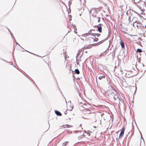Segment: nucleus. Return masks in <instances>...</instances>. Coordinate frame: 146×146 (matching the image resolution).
I'll list each match as a JSON object with an SVG mask.
<instances>
[{"instance_id": "2eb2a0df", "label": "nucleus", "mask_w": 146, "mask_h": 146, "mask_svg": "<svg viewBox=\"0 0 146 146\" xmlns=\"http://www.w3.org/2000/svg\"><path fill=\"white\" fill-rule=\"evenodd\" d=\"M56 114L58 115L61 116L62 115L61 113L59 111L56 110L55 111Z\"/></svg>"}, {"instance_id": "a878e982", "label": "nucleus", "mask_w": 146, "mask_h": 146, "mask_svg": "<svg viewBox=\"0 0 146 146\" xmlns=\"http://www.w3.org/2000/svg\"><path fill=\"white\" fill-rule=\"evenodd\" d=\"M92 30H94L93 29H90V31H89V32H91L92 31Z\"/></svg>"}, {"instance_id": "0eeeda50", "label": "nucleus", "mask_w": 146, "mask_h": 146, "mask_svg": "<svg viewBox=\"0 0 146 146\" xmlns=\"http://www.w3.org/2000/svg\"><path fill=\"white\" fill-rule=\"evenodd\" d=\"M89 38L90 40L91 41H93L94 42H97L98 39L97 38H93L92 37H90Z\"/></svg>"}, {"instance_id": "6ab92c4d", "label": "nucleus", "mask_w": 146, "mask_h": 146, "mask_svg": "<svg viewBox=\"0 0 146 146\" xmlns=\"http://www.w3.org/2000/svg\"><path fill=\"white\" fill-rule=\"evenodd\" d=\"M137 52H142L141 49L140 48H138L137 50Z\"/></svg>"}, {"instance_id": "20e7f679", "label": "nucleus", "mask_w": 146, "mask_h": 146, "mask_svg": "<svg viewBox=\"0 0 146 146\" xmlns=\"http://www.w3.org/2000/svg\"><path fill=\"white\" fill-rule=\"evenodd\" d=\"M125 130V128L123 127L121 130V132L119 135V138H121L123 136L124 134V132Z\"/></svg>"}, {"instance_id": "cd10ccee", "label": "nucleus", "mask_w": 146, "mask_h": 146, "mask_svg": "<svg viewBox=\"0 0 146 146\" xmlns=\"http://www.w3.org/2000/svg\"><path fill=\"white\" fill-rule=\"evenodd\" d=\"M130 17H129V20H130Z\"/></svg>"}, {"instance_id": "c756f323", "label": "nucleus", "mask_w": 146, "mask_h": 146, "mask_svg": "<svg viewBox=\"0 0 146 146\" xmlns=\"http://www.w3.org/2000/svg\"><path fill=\"white\" fill-rule=\"evenodd\" d=\"M114 98L115 100L116 99L114 97Z\"/></svg>"}, {"instance_id": "dca6fc26", "label": "nucleus", "mask_w": 146, "mask_h": 146, "mask_svg": "<svg viewBox=\"0 0 146 146\" xmlns=\"http://www.w3.org/2000/svg\"><path fill=\"white\" fill-rule=\"evenodd\" d=\"M105 76L104 75L101 76H100L98 78L99 80H101L102 78H105Z\"/></svg>"}, {"instance_id": "9d476101", "label": "nucleus", "mask_w": 146, "mask_h": 146, "mask_svg": "<svg viewBox=\"0 0 146 146\" xmlns=\"http://www.w3.org/2000/svg\"><path fill=\"white\" fill-rule=\"evenodd\" d=\"M141 57H138V55H136L135 57V60H136L137 61H138V62H140V61L141 60Z\"/></svg>"}, {"instance_id": "f8f14e48", "label": "nucleus", "mask_w": 146, "mask_h": 146, "mask_svg": "<svg viewBox=\"0 0 146 146\" xmlns=\"http://www.w3.org/2000/svg\"><path fill=\"white\" fill-rule=\"evenodd\" d=\"M97 27L98 28L97 31H98L100 33H101L102 32V27L100 26H97Z\"/></svg>"}, {"instance_id": "aec40b11", "label": "nucleus", "mask_w": 146, "mask_h": 146, "mask_svg": "<svg viewBox=\"0 0 146 146\" xmlns=\"http://www.w3.org/2000/svg\"><path fill=\"white\" fill-rule=\"evenodd\" d=\"M107 39H108V38H106L105 39H104V40H103L102 41H100V42H99L100 43V44H101L102 43H103V42H104V41H105V40H107Z\"/></svg>"}, {"instance_id": "1a4fd4ad", "label": "nucleus", "mask_w": 146, "mask_h": 146, "mask_svg": "<svg viewBox=\"0 0 146 146\" xmlns=\"http://www.w3.org/2000/svg\"><path fill=\"white\" fill-rule=\"evenodd\" d=\"M120 44L121 45V47L123 48H125V45L124 42L122 40H121L120 41Z\"/></svg>"}, {"instance_id": "393cba45", "label": "nucleus", "mask_w": 146, "mask_h": 146, "mask_svg": "<svg viewBox=\"0 0 146 146\" xmlns=\"http://www.w3.org/2000/svg\"><path fill=\"white\" fill-rule=\"evenodd\" d=\"M8 30L10 32L11 36L13 37V36H12L13 34H12V33L10 31V30L9 29H8Z\"/></svg>"}, {"instance_id": "f03ea898", "label": "nucleus", "mask_w": 146, "mask_h": 146, "mask_svg": "<svg viewBox=\"0 0 146 146\" xmlns=\"http://www.w3.org/2000/svg\"><path fill=\"white\" fill-rule=\"evenodd\" d=\"M90 13L94 17H98L99 16L98 15V11L95 9L91 10L90 11Z\"/></svg>"}, {"instance_id": "7c9ffc66", "label": "nucleus", "mask_w": 146, "mask_h": 146, "mask_svg": "<svg viewBox=\"0 0 146 146\" xmlns=\"http://www.w3.org/2000/svg\"><path fill=\"white\" fill-rule=\"evenodd\" d=\"M146 25L145 26V27H146Z\"/></svg>"}, {"instance_id": "412c9836", "label": "nucleus", "mask_w": 146, "mask_h": 146, "mask_svg": "<svg viewBox=\"0 0 146 146\" xmlns=\"http://www.w3.org/2000/svg\"><path fill=\"white\" fill-rule=\"evenodd\" d=\"M74 132H75V133H79L80 134H82V132L81 131H74Z\"/></svg>"}, {"instance_id": "c85d7f7f", "label": "nucleus", "mask_w": 146, "mask_h": 146, "mask_svg": "<svg viewBox=\"0 0 146 146\" xmlns=\"http://www.w3.org/2000/svg\"><path fill=\"white\" fill-rule=\"evenodd\" d=\"M30 53H31V52H30ZM31 54H33V53H31ZM33 54V55H36V54Z\"/></svg>"}, {"instance_id": "f257e3e1", "label": "nucleus", "mask_w": 146, "mask_h": 146, "mask_svg": "<svg viewBox=\"0 0 146 146\" xmlns=\"http://www.w3.org/2000/svg\"><path fill=\"white\" fill-rule=\"evenodd\" d=\"M82 108V106H81L80 108V109L81 110H84L83 115L84 117V118H86V117H87L89 114H91V115H90V118L92 119H95V120L96 121L95 117H96V115L95 113H91V111L89 109H87L85 110H83Z\"/></svg>"}, {"instance_id": "f3484780", "label": "nucleus", "mask_w": 146, "mask_h": 146, "mask_svg": "<svg viewBox=\"0 0 146 146\" xmlns=\"http://www.w3.org/2000/svg\"><path fill=\"white\" fill-rule=\"evenodd\" d=\"M75 72L77 74H79L80 73V72L78 69H76L75 70Z\"/></svg>"}, {"instance_id": "423d86ee", "label": "nucleus", "mask_w": 146, "mask_h": 146, "mask_svg": "<svg viewBox=\"0 0 146 146\" xmlns=\"http://www.w3.org/2000/svg\"><path fill=\"white\" fill-rule=\"evenodd\" d=\"M136 18L135 17L133 18V19L132 20V21L133 20H134V21H135L133 23V25L134 27H135V26H136L137 27H138V26L136 24V23L137 22V20H136Z\"/></svg>"}, {"instance_id": "b1692460", "label": "nucleus", "mask_w": 146, "mask_h": 146, "mask_svg": "<svg viewBox=\"0 0 146 146\" xmlns=\"http://www.w3.org/2000/svg\"><path fill=\"white\" fill-rule=\"evenodd\" d=\"M97 18H98V22H100V17H99V16H98V17H97Z\"/></svg>"}, {"instance_id": "4468645a", "label": "nucleus", "mask_w": 146, "mask_h": 146, "mask_svg": "<svg viewBox=\"0 0 146 146\" xmlns=\"http://www.w3.org/2000/svg\"><path fill=\"white\" fill-rule=\"evenodd\" d=\"M90 133H91V131H88L86 132V131H84V133L85 134H87L88 136H89L90 135Z\"/></svg>"}, {"instance_id": "5701e85b", "label": "nucleus", "mask_w": 146, "mask_h": 146, "mask_svg": "<svg viewBox=\"0 0 146 146\" xmlns=\"http://www.w3.org/2000/svg\"><path fill=\"white\" fill-rule=\"evenodd\" d=\"M68 110H67L65 112H64V114L66 115V114H67V111H68Z\"/></svg>"}, {"instance_id": "ddd939ff", "label": "nucleus", "mask_w": 146, "mask_h": 146, "mask_svg": "<svg viewBox=\"0 0 146 146\" xmlns=\"http://www.w3.org/2000/svg\"><path fill=\"white\" fill-rule=\"evenodd\" d=\"M89 35H92L94 36H96L97 37H99L100 35V34H96V33H90Z\"/></svg>"}, {"instance_id": "6e6552de", "label": "nucleus", "mask_w": 146, "mask_h": 146, "mask_svg": "<svg viewBox=\"0 0 146 146\" xmlns=\"http://www.w3.org/2000/svg\"><path fill=\"white\" fill-rule=\"evenodd\" d=\"M84 52L87 53V51H84V52L82 50H79L78 52L77 53V55H83L84 54Z\"/></svg>"}, {"instance_id": "bb28decb", "label": "nucleus", "mask_w": 146, "mask_h": 146, "mask_svg": "<svg viewBox=\"0 0 146 146\" xmlns=\"http://www.w3.org/2000/svg\"><path fill=\"white\" fill-rule=\"evenodd\" d=\"M139 40H141V38H139Z\"/></svg>"}, {"instance_id": "39448f33", "label": "nucleus", "mask_w": 146, "mask_h": 146, "mask_svg": "<svg viewBox=\"0 0 146 146\" xmlns=\"http://www.w3.org/2000/svg\"><path fill=\"white\" fill-rule=\"evenodd\" d=\"M141 0H131V1L133 2V4H134L136 6L138 7V6H139V5H137V3L139 2Z\"/></svg>"}, {"instance_id": "7ed1b4c3", "label": "nucleus", "mask_w": 146, "mask_h": 146, "mask_svg": "<svg viewBox=\"0 0 146 146\" xmlns=\"http://www.w3.org/2000/svg\"><path fill=\"white\" fill-rule=\"evenodd\" d=\"M115 73L116 76L117 77H118L119 76L121 75L122 74V70L121 68H118V69L116 70Z\"/></svg>"}, {"instance_id": "9b49d317", "label": "nucleus", "mask_w": 146, "mask_h": 146, "mask_svg": "<svg viewBox=\"0 0 146 146\" xmlns=\"http://www.w3.org/2000/svg\"><path fill=\"white\" fill-rule=\"evenodd\" d=\"M86 136L85 134L83 133L81 135H80L78 137V139H81L82 138H84Z\"/></svg>"}, {"instance_id": "4be33fe9", "label": "nucleus", "mask_w": 146, "mask_h": 146, "mask_svg": "<svg viewBox=\"0 0 146 146\" xmlns=\"http://www.w3.org/2000/svg\"><path fill=\"white\" fill-rule=\"evenodd\" d=\"M131 11H127L126 13V14L127 15H128V14H129V13H130V12Z\"/></svg>"}, {"instance_id": "a211bd4d", "label": "nucleus", "mask_w": 146, "mask_h": 146, "mask_svg": "<svg viewBox=\"0 0 146 146\" xmlns=\"http://www.w3.org/2000/svg\"><path fill=\"white\" fill-rule=\"evenodd\" d=\"M63 128H65L66 127L69 128L70 127V125H63L62 126Z\"/></svg>"}]
</instances>
